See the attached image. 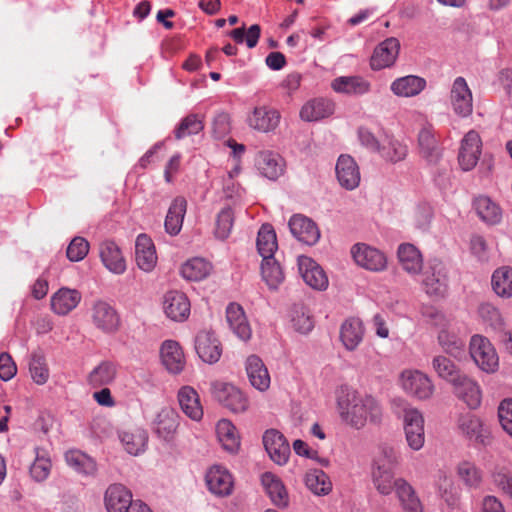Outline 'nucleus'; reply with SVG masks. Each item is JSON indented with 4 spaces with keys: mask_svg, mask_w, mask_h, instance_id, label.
<instances>
[{
    "mask_svg": "<svg viewBox=\"0 0 512 512\" xmlns=\"http://www.w3.org/2000/svg\"><path fill=\"white\" fill-rule=\"evenodd\" d=\"M341 419L355 429L363 428L368 421H380L382 411L379 403L369 395L353 390L342 392L337 400Z\"/></svg>",
    "mask_w": 512,
    "mask_h": 512,
    "instance_id": "f257e3e1",
    "label": "nucleus"
},
{
    "mask_svg": "<svg viewBox=\"0 0 512 512\" xmlns=\"http://www.w3.org/2000/svg\"><path fill=\"white\" fill-rule=\"evenodd\" d=\"M394 413L403 420V428L408 446L420 450L425 443L424 418L419 410L405 400L397 398L392 401Z\"/></svg>",
    "mask_w": 512,
    "mask_h": 512,
    "instance_id": "f03ea898",
    "label": "nucleus"
},
{
    "mask_svg": "<svg viewBox=\"0 0 512 512\" xmlns=\"http://www.w3.org/2000/svg\"><path fill=\"white\" fill-rule=\"evenodd\" d=\"M469 353L475 364L486 373H493L499 366V357L490 340L479 334L471 337Z\"/></svg>",
    "mask_w": 512,
    "mask_h": 512,
    "instance_id": "7ed1b4c3",
    "label": "nucleus"
},
{
    "mask_svg": "<svg viewBox=\"0 0 512 512\" xmlns=\"http://www.w3.org/2000/svg\"><path fill=\"white\" fill-rule=\"evenodd\" d=\"M211 390L213 397L233 413H241L248 409L247 397L234 385L216 381L212 383Z\"/></svg>",
    "mask_w": 512,
    "mask_h": 512,
    "instance_id": "20e7f679",
    "label": "nucleus"
},
{
    "mask_svg": "<svg viewBox=\"0 0 512 512\" xmlns=\"http://www.w3.org/2000/svg\"><path fill=\"white\" fill-rule=\"evenodd\" d=\"M423 276L422 283L428 295L444 296L448 287V276L447 269L442 261L438 259L431 260Z\"/></svg>",
    "mask_w": 512,
    "mask_h": 512,
    "instance_id": "39448f33",
    "label": "nucleus"
},
{
    "mask_svg": "<svg viewBox=\"0 0 512 512\" xmlns=\"http://www.w3.org/2000/svg\"><path fill=\"white\" fill-rule=\"evenodd\" d=\"M351 255L356 264L366 270L380 272L387 267V258L379 249L365 243L354 244Z\"/></svg>",
    "mask_w": 512,
    "mask_h": 512,
    "instance_id": "423d86ee",
    "label": "nucleus"
},
{
    "mask_svg": "<svg viewBox=\"0 0 512 512\" xmlns=\"http://www.w3.org/2000/svg\"><path fill=\"white\" fill-rule=\"evenodd\" d=\"M402 388L420 400L428 399L434 392L431 379L419 370H406L401 374Z\"/></svg>",
    "mask_w": 512,
    "mask_h": 512,
    "instance_id": "0eeeda50",
    "label": "nucleus"
},
{
    "mask_svg": "<svg viewBox=\"0 0 512 512\" xmlns=\"http://www.w3.org/2000/svg\"><path fill=\"white\" fill-rule=\"evenodd\" d=\"M263 445L271 460L278 464L287 463L290 456V445L285 436L277 429H268L264 432Z\"/></svg>",
    "mask_w": 512,
    "mask_h": 512,
    "instance_id": "6e6552de",
    "label": "nucleus"
},
{
    "mask_svg": "<svg viewBox=\"0 0 512 512\" xmlns=\"http://www.w3.org/2000/svg\"><path fill=\"white\" fill-rule=\"evenodd\" d=\"M481 147L482 141L476 131L470 130L465 134L458 154V162L463 171H470L477 165Z\"/></svg>",
    "mask_w": 512,
    "mask_h": 512,
    "instance_id": "1a4fd4ad",
    "label": "nucleus"
},
{
    "mask_svg": "<svg viewBox=\"0 0 512 512\" xmlns=\"http://www.w3.org/2000/svg\"><path fill=\"white\" fill-rule=\"evenodd\" d=\"M208 490L218 496L226 497L232 494L234 481L231 473L221 465H214L205 475Z\"/></svg>",
    "mask_w": 512,
    "mask_h": 512,
    "instance_id": "9d476101",
    "label": "nucleus"
},
{
    "mask_svg": "<svg viewBox=\"0 0 512 512\" xmlns=\"http://www.w3.org/2000/svg\"><path fill=\"white\" fill-rule=\"evenodd\" d=\"M450 101L453 111L457 115L461 117H467L472 113V92L465 78L459 76L453 81L450 91Z\"/></svg>",
    "mask_w": 512,
    "mask_h": 512,
    "instance_id": "9b49d317",
    "label": "nucleus"
},
{
    "mask_svg": "<svg viewBox=\"0 0 512 512\" xmlns=\"http://www.w3.org/2000/svg\"><path fill=\"white\" fill-rule=\"evenodd\" d=\"M285 161L276 152L264 150L257 153L255 167L259 174L271 181H276L284 174Z\"/></svg>",
    "mask_w": 512,
    "mask_h": 512,
    "instance_id": "f8f14e48",
    "label": "nucleus"
},
{
    "mask_svg": "<svg viewBox=\"0 0 512 512\" xmlns=\"http://www.w3.org/2000/svg\"><path fill=\"white\" fill-rule=\"evenodd\" d=\"M335 172L339 184L346 190H354L359 186L360 170L352 156L341 154L337 159Z\"/></svg>",
    "mask_w": 512,
    "mask_h": 512,
    "instance_id": "ddd939ff",
    "label": "nucleus"
},
{
    "mask_svg": "<svg viewBox=\"0 0 512 512\" xmlns=\"http://www.w3.org/2000/svg\"><path fill=\"white\" fill-rule=\"evenodd\" d=\"M418 146L421 157L430 166L440 163L443 151L431 126H424L418 133Z\"/></svg>",
    "mask_w": 512,
    "mask_h": 512,
    "instance_id": "4468645a",
    "label": "nucleus"
},
{
    "mask_svg": "<svg viewBox=\"0 0 512 512\" xmlns=\"http://www.w3.org/2000/svg\"><path fill=\"white\" fill-rule=\"evenodd\" d=\"M288 225L293 236L304 244L314 245L320 238V231L316 223L304 215H293Z\"/></svg>",
    "mask_w": 512,
    "mask_h": 512,
    "instance_id": "2eb2a0df",
    "label": "nucleus"
},
{
    "mask_svg": "<svg viewBox=\"0 0 512 512\" xmlns=\"http://www.w3.org/2000/svg\"><path fill=\"white\" fill-rule=\"evenodd\" d=\"M299 272L304 282L315 290H325L328 287V277L321 266L312 258L300 256L298 258Z\"/></svg>",
    "mask_w": 512,
    "mask_h": 512,
    "instance_id": "dca6fc26",
    "label": "nucleus"
},
{
    "mask_svg": "<svg viewBox=\"0 0 512 512\" xmlns=\"http://www.w3.org/2000/svg\"><path fill=\"white\" fill-rule=\"evenodd\" d=\"M163 309L168 318L181 322L189 317L191 304L185 293L168 291L164 296Z\"/></svg>",
    "mask_w": 512,
    "mask_h": 512,
    "instance_id": "f3484780",
    "label": "nucleus"
},
{
    "mask_svg": "<svg viewBox=\"0 0 512 512\" xmlns=\"http://www.w3.org/2000/svg\"><path fill=\"white\" fill-rule=\"evenodd\" d=\"M93 324L105 333L115 332L120 323L117 311L105 301H97L92 307Z\"/></svg>",
    "mask_w": 512,
    "mask_h": 512,
    "instance_id": "a211bd4d",
    "label": "nucleus"
},
{
    "mask_svg": "<svg viewBox=\"0 0 512 512\" xmlns=\"http://www.w3.org/2000/svg\"><path fill=\"white\" fill-rule=\"evenodd\" d=\"M280 122V113L266 106L255 107L247 118L249 127L263 133L274 131Z\"/></svg>",
    "mask_w": 512,
    "mask_h": 512,
    "instance_id": "6ab92c4d",
    "label": "nucleus"
},
{
    "mask_svg": "<svg viewBox=\"0 0 512 512\" xmlns=\"http://www.w3.org/2000/svg\"><path fill=\"white\" fill-rule=\"evenodd\" d=\"M400 49L398 39L391 37L381 42L375 49L370 59L373 70H381L390 67L396 60Z\"/></svg>",
    "mask_w": 512,
    "mask_h": 512,
    "instance_id": "aec40b11",
    "label": "nucleus"
},
{
    "mask_svg": "<svg viewBox=\"0 0 512 512\" xmlns=\"http://www.w3.org/2000/svg\"><path fill=\"white\" fill-rule=\"evenodd\" d=\"M455 395L462 400L470 409H477L482 400V392L478 383L463 374L453 384Z\"/></svg>",
    "mask_w": 512,
    "mask_h": 512,
    "instance_id": "412c9836",
    "label": "nucleus"
},
{
    "mask_svg": "<svg viewBox=\"0 0 512 512\" xmlns=\"http://www.w3.org/2000/svg\"><path fill=\"white\" fill-rule=\"evenodd\" d=\"M195 350L205 363H216L222 354L220 342L215 335L208 331H201L195 338Z\"/></svg>",
    "mask_w": 512,
    "mask_h": 512,
    "instance_id": "4be33fe9",
    "label": "nucleus"
},
{
    "mask_svg": "<svg viewBox=\"0 0 512 512\" xmlns=\"http://www.w3.org/2000/svg\"><path fill=\"white\" fill-rule=\"evenodd\" d=\"M135 260L137 266L145 272H151L156 266V249L152 239L146 234H139L136 238Z\"/></svg>",
    "mask_w": 512,
    "mask_h": 512,
    "instance_id": "5701e85b",
    "label": "nucleus"
},
{
    "mask_svg": "<svg viewBox=\"0 0 512 512\" xmlns=\"http://www.w3.org/2000/svg\"><path fill=\"white\" fill-rule=\"evenodd\" d=\"M247 377L250 384L263 392L270 387V375L262 359L257 355H250L245 362Z\"/></svg>",
    "mask_w": 512,
    "mask_h": 512,
    "instance_id": "b1692460",
    "label": "nucleus"
},
{
    "mask_svg": "<svg viewBox=\"0 0 512 512\" xmlns=\"http://www.w3.org/2000/svg\"><path fill=\"white\" fill-rule=\"evenodd\" d=\"M226 321L239 339L247 341L251 338L252 330L242 306L230 303L226 308Z\"/></svg>",
    "mask_w": 512,
    "mask_h": 512,
    "instance_id": "393cba45",
    "label": "nucleus"
},
{
    "mask_svg": "<svg viewBox=\"0 0 512 512\" xmlns=\"http://www.w3.org/2000/svg\"><path fill=\"white\" fill-rule=\"evenodd\" d=\"M99 255L103 265L117 275L126 270V262L118 245L113 241H103L99 247Z\"/></svg>",
    "mask_w": 512,
    "mask_h": 512,
    "instance_id": "a878e982",
    "label": "nucleus"
},
{
    "mask_svg": "<svg viewBox=\"0 0 512 512\" xmlns=\"http://www.w3.org/2000/svg\"><path fill=\"white\" fill-rule=\"evenodd\" d=\"M132 501L131 492L121 484H112L105 492L104 503L108 512H126Z\"/></svg>",
    "mask_w": 512,
    "mask_h": 512,
    "instance_id": "bb28decb",
    "label": "nucleus"
},
{
    "mask_svg": "<svg viewBox=\"0 0 512 512\" xmlns=\"http://www.w3.org/2000/svg\"><path fill=\"white\" fill-rule=\"evenodd\" d=\"M187 211V200L183 196H177L171 202L164 222L165 231L176 236L180 233L184 217Z\"/></svg>",
    "mask_w": 512,
    "mask_h": 512,
    "instance_id": "cd10ccee",
    "label": "nucleus"
},
{
    "mask_svg": "<svg viewBox=\"0 0 512 512\" xmlns=\"http://www.w3.org/2000/svg\"><path fill=\"white\" fill-rule=\"evenodd\" d=\"M160 356L166 369L174 374L180 373L185 366V357L178 342L166 340L162 343Z\"/></svg>",
    "mask_w": 512,
    "mask_h": 512,
    "instance_id": "c85d7f7f",
    "label": "nucleus"
},
{
    "mask_svg": "<svg viewBox=\"0 0 512 512\" xmlns=\"http://www.w3.org/2000/svg\"><path fill=\"white\" fill-rule=\"evenodd\" d=\"M178 402L182 412L193 421H200L203 417V407L197 391L184 386L178 391Z\"/></svg>",
    "mask_w": 512,
    "mask_h": 512,
    "instance_id": "c756f323",
    "label": "nucleus"
},
{
    "mask_svg": "<svg viewBox=\"0 0 512 512\" xmlns=\"http://www.w3.org/2000/svg\"><path fill=\"white\" fill-rule=\"evenodd\" d=\"M363 337L364 326L359 318L350 317L342 323L340 327V340L347 350H355L362 342Z\"/></svg>",
    "mask_w": 512,
    "mask_h": 512,
    "instance_id": "7c9ffc66",
    "label": "nucleus"
},
{
    "mask_svg": "<svg viewBox=\"0 0 512 512\" xmlns=\"http://www.w3.org/2000/svg\"><path fill=\"white\" fill-rule=\"evenodd\" d=\"M178 427V415L171 408L161 409L152 422V429L158 437L169 440Z\"/></svg>",
    "mask_w": 512,
    "mask_h": 512,
    "instance_id": "2f4dec72",
    "label": "nucleus"
},
{
    "mask_svg": "<svg viewBox=\"0 0 512 512\" xmlns=\"http://www.w3.org/2000/svg\"><path fill=\"white\" fill-rule=\"evenodd\" d=\"M119 440L124 450L133 456L145 452L148 442V434L144 429L135 428L118 432Z\"/></svg>",
    "mask_w": 512,
    "mask_h": 512,
    "instance_id": "473e14b6",
    "label": "nucleus"
},
{
    "mask_svg": "<svg viewBox=\"0 0 512 512\" xmlns=\"http://www.w3.org/2000/svg\"><path fill=\"white\" fill-rule=\"evenodd\" d=\"M335 105L329 99L316 98L303 105L300 117L304 121L313 122L329 117L334 113Z\"/></svg>",
    "mask_w": 512,
    "mask_h": 512,
    "instance_id": "72a5a7b5",
    "label": "nucleus"
},
{
    "mask_svg": "<svg viewBox=\"0 0 512 512\" xmlns=\"http://www.w3.org/2000/svg\"><path fill=\"white\" fill-rule=\"evenodd\" d=\"M397 255L401 267L410 275H418L423 268V259L420 251L413 244L399 245Z\"/></svg>",
    "mask_w": 512,
    "mask_h": 512,
    "instance_id": "f704fd0d",
    "label": "nucleus"
},
{
    "mask_svg": "<svg viewBox=\"0 0 512 512\" xmlns=\"http://www.w3.org/2000/svg\"><path fill=\"white\" fill-rule=\"evenodd\" d=\"M331 87L337 93L358 96L369 92L370 83L360 76H340L332 81Z\"/></svg>",
    "mask_w": 512,
    "mask_h": 512,
    "instance_id": "c9c22d12",
    "label": "nucleus"
},
{
    "mask_svg": "<svg viewBox=\"0 0 512 512\" xmlns=\"http://www.w3.org/2000/svg\"><path fill=\"white\" fill-rule=\"evenodd\" d=\"M81 293L76 289L61 288L51 298V308L58 315H66L77 307Z\"/></svg>",
    "mask_w": 512,
    "mask_h": 512,
    "instance_id": "e433bc0d",
    "label": "nucleus"
},
{
    "mask_svg": "<svg viewBox=\"0 0 512 512\" xmlns=\"http://www.w3.org/2000/svg\"><path fill=\"white\" fill-rule=\"evenodd\" d=\"M426 80L416 75H407L391 83V91L398 97H414L426 87Z\"/></svg>",
    "mask_w": 512,
    "mask_h": 512,
    "instance_id": "4c0bfd02",
    "label": "nucleus"
},
{
    "mask_svg": "<svg viewBox=\"0 0 512 512\" xmlns=\"http://www.w3.org/2000/svg\"><path fill=\"white\" fill-rule=\"evenodd\" d=\"M458 429L470 441L477 444L485 443V434L482 421L476 415L465 413L458 418Z\"/></svg>",
    "mask_w": 512,
    "mask_h": 512,
    "instance_id": "58836bf2",
    "label": "nucleus"
},
{
    "mask_svg": "<svg viewBox=\"0 0 512 512\" xmlns=\"http://www.w3.org/2000/svg\"><path fill=\"white\" fill-rule=\"evenodd\" d=\"M261 483L271 501L278 507H286L289 502L288 493L281 480L271 472L261 476Z\"/></svg>",
    "mask_w": 512,
    "mask_h": 512,
    "instance_id": "ea45409f",
    "label": "nucleus"
},
{
    "mask_svg": "<svg viewBox=\"0 0 512 512\" xmlns=\"http://www.w3.org/2000/svg\"><path fill=\"white\" fill-rule=\"evenodd\" d=\"M216 434L224 450L237 453L240 448V437L231 421L221 419L216 425Z\"/></svg>",
    "mask_w": 512,
    "mask_h": 512,
    "instance_id": "a19ab883",
    "label": "nucleus"
},
{
    "mask_svg": "<svg viewBox=\"0 0 512 512\" xmlns=\"http://www.w3.org/2000/svg\"><path fill=\"white\" fill-rule=\"evenodd\" d=\"M67 465L79 474L93 476L97 472L96 461L79 450H69L65 453Z\"/></svg>",
    "mask_w": 512,
    "mask_h": 512,
    "instance_id": "79ce46f5",
    "label": "nucleus"
},
{
    "mask_svg": "<svg viewBox=\"0 0 512 512\" xmlns=\"http://www.w3.org/2000/svg\"><path fill=\"white\" fill-rule=\"evenodd\" d=\"M117 375V367L111 361H102L88 375V383L94 387H103L111 384Z\"/></svg>",
    "mask_w": 512,
    "mask_h": 512,
    "instance_id": "37998d69",
    "label": "nucleus"
},
{
    "mask_svg": "<svg viewBox=\"0 0 512 512\" xmlns=\"http://www.w3.org/2000/svg\"><path fill=\"white\" fill-rule=\"evenodd\" d=\"M257 249L263 259L273 257L277 248V237L273 226L269 223L263 224L257 236Z\"/></svg>",
    "mask_w": 512,
    "mask_h": 512,
    "instance_id": "c03bdc74",
    "label": "nucleus"
},
{
    "mask_svg": "<svg viewBox=\"0 0 512 512\" xmlns=\"http://www.w3.org/2000/svg\"><path fill=\"white\" fill-rule=\"evenodd\" d=\"M491 286L495 294L501 298L512 297V268L502 266L497 268L491 277Z\"/></svg>",
    "mask_w": 512,
    "mask_h": 512,
    "instance_id": "a18cd8bd",
    "label": "nucleus"
},
{
    "mask_svg": "<svg viewBox=\"0 0 512 512\" xmlns=\"http://www.w3.org/2000/svg\"><path fill=\"white\" fill-rule=\"evenodd\" d=\"M474 208L481 220L488 224H497L502 218L500 207L487 196L477 197Z\"/></svg>",
    "mask_w": 512,
    "mask_h": 512,
    "instance_id": "49530a36",
    "label": "nucleus"
},
{
    "mask_svg": "<svg viewBox=\"0 0 512 512\" xmlns=\"http://www.w3.org/2000/svg\"><path fill=\"white\" fill-rule=\"evenodd\" d=\"M396 494L406 512H422V505L412 486L404 479H397Z\"/></svg>",
    "mask_w": 512,
    "mask_h": 512,
    "instance_id": "de8ad7c7",
    "label": "nucleus"
},
{
    "mask_svg": "<svg viewBox=\"0 0 512 512\" xmlns=\"http://www.w3.org/2000/svg\"><path fill=\"white\" fill-rule=\"evenodd\" d=\"M211 268V264L208 261L195 257L182 265L181 275L190 281H201L210 274Z\"/></svg>",
    "mask_w": 512,
    "mask_h": 512,
    "instance_id": "09e8293b",
    "label": "nucleus"
},
{
    "mask_svg": "<svg viewBox=\"0 0 512 512\" xmlns=\"http://www.w3.org/2000/svg\"><path fill=\"white\" fill-rule=\"evenodd\" d=\"M28 367L30 376L34 383L37 385H44L48 382L50 372L45 356L41 352L34 351L31 353Z\"/></svg>",
    "mask_w": 512,
    "mask_h": 512,
    "instance_id": "8fccbe9b",
    "label": "nucleus"
},
{
    "mask_svg": "<svg viewBox=\"0 0 512 512\" xmlns=\"http://www.w3.org/2000/svg\"><path fill=\"white\" fill-rule=\"evenodd\" d=\"M305 484L312 493L318 496L327 495L332 490V483L328 475L320 469L309 471L305 476Z\"/></svg>",
    "mask_w": 512,
    "mask_h": 512,
    "instance_id": "3c124183",
    "label": "nucleus"
},
{
    "mask_svg": "<svg viewBox=\"0 0 512 512\" xmlns=\"http://www.w3.org/2000/svg\"><path fill=\"white\" fill-rule=\"evenodd\" d=\"M51 460L48 452L40 447L35 448V459L30 466V475L37 481L42 482L46 480L51 471Z\"/></svg>",
    "mask_w": 512,
    "mask_h": 512,
    "instance_id": "603ef678",
    "label": "nucleus"
},
{
    "mask_svg": "<svg viewBox=\"0 0 512 512\" xmlns=\"http://www.w3.org/2000/svg\"><path fill=\"white\" fill-rule=\"evenodd\" d=\"M438 342L442 349L455 358H460L465 352V341L456 333L449 330H441Z\"/></svg>",
    "mask_w": 512,
    "mask_h": 512,
    "instance_id": "864d4df0",
    "label": "nucleus"
},
{
    "mask_svg": "<svg viewBox=\"0 0 512 512\" xmlns=\"http://www.w3.org/2000/svg\"><path fill=\"white\" fill-rule=\"evenodd\" d=\"M204 129L203 118L198 114H188L184 117L174 130V135L177 140L185 137L196 135Z\"/></svg>",
    "mask_w": 512,
    "mask_h": 512,
    "instance_id": "5fc2aeb1",
    "label": "nucleus"
},
{
    "mask_svg": "<svg viewBox=\"0 0 512 512\" xmlns=\"http://www.w3.org/2000/svg\"><path fill=\"white\" fill-rule=\"evenodd\" d=\"M372 481L377 491L382 495H389L396 490V482L394 480L393 469L372 468Z\"/></svg>",
    "mask_w": 512,
    "mask_h": 512,
    "instance_id": "6e6d98bb",
    "label": "nucleus"
},
{
    "mask_svg": "<svg viewBox=\"0 0 512 512\" xmlns=\"http://www.w3.org/2000/svg\"><path fill=\"white\" fill-rule=\"evenodd\" d=\"M386 161L397 163L403 161L408 154V147L403 142L389 137L387 143L380 147L378 152Z\"/></svg>",
    "mask_w": 512,
    "mask_h": 512,
    "instance_id": "4d7b16f0",
    "label": "nucleus"
},
{
    "mask_svg": "<svg viewBox=\"0 0 512 512\" xmlns=\"http://www.w3.org/2000/svg\"><path fill=\"white\" fill-rule=\"evenodd\" d=\"M432 366L440 378L450 382L451 384L463 375L454 362L445 356L439 355L434 357Z\"/></svg>",
    "mask_w": 512,
    "mask_h": 512,
    "instance_id": "13d9d810",
    "label": "nucleus"
},
{
    "mask_svg": "<svg viewBox=\"0 0 512 512\" xmlns=\"http://www.w3.org/2000/svg\"><path fill=\"white\" fill-rule=\"evenodd\" d=\"M261 274L263 280L272 289L277 288L284 279L282 269L274 256L262 260Z\"/></svg>",
    "mask_w": 512,
    "mask_h": 512,
    "instance_id": "bf43d9fd",
    "label": "nucleus"
},
{
    "mask_svg": "<svg viewBox=\"0 0 512 512\" xmlns=\"http://www.w3.org/2000/svg\"><path fill=\"white\" fill-rule=\"evenodd\" d=\"M457 475L469 488H478L483 479L482 471L475 464L468 461L458 464Z\"/></svg>",
    "mask_w": 512,
    "mask_h": 512,
    "instance_id": "052dcab7",
    "label": "nucleus"
},
{
    "mask_svg": "<svg viewBox=\"0 0 512 512\" xmlns=\"http://www.w3.org/2000/svg\"><path fill=\"white\" fill-rule=\"evenodd\" d=\"M399 463V455L394 447L383 444L379 447L378 454L374 458L373 467L379 469H395Z\"/></svg>",
    "mask_w": 512,
    "mask_h": 512,
    "instance_id": "680f3d73",
    "label": "nucleus"
},
{
    "mask_svg": "<svg viewBox=\"0 0 512 512\" xmlns=\"http://www.w3.org/2000/svg\"><path fill=\"white\" fill-rule=\"evenodd\" d=\"M234 224V212L230 207H224L217 214L216 227L214 234L220 240L227 239L232 231Z\"/></svg>",
    "mask_w": 512,
    "mask_h": 512,
    "instance_id": "e2e57ef3",
    "label": "nucleus"
},
{
    "mask_svg": "<svg viewBox=\"0 0 512 512\" xmlns=\"http://www.w3.org/2000/svg\"><path fill=\"white\" fill-rule=\"evenodd\" d=\"M481 319L494 330H502L504 328V318L500 310L491 303H482L478 308Z\"/></svg>",
    "mask_w": 512,
    "mask_h": 512,
    "instance_id": "0e129e2a",
    "label": "nucleus"
},
{
    "mask_svg": "<svg viewBox=\"0 0 512 512\" xmlns=\"http://www.w3.org/2000/svg\"><path fill=\"white\" fill-rule=\"evenodd\" d=\"M89 249V242L84 237L76 236L69 243L66 255L71 262H79L87 256Z\"/></svg>",
    "mask_w": 512,
    "mask_h": 512,
    "instance_id": "69168bd1",
    "label": "nucleus"
},
{
    "mask_svg": "<svg viewBox=\"0 0 512 512\" xmlns=\"http://www.w3.org/2000/svg\"><path fill=\"white\" fill-rule=\"evenodd\" d=\"M491 478L498 489L512 500V473L504 468H499L491 473Z\"/></svg>",
    "mask_w": 512,
    "mask_h": 512,
    "instance_id": "338daca9",
    "label": "nucleus"
},
{
    "mask_svg": "<svg viewBox=\"0 0 512 512\" xmlns=\"http://www.w3.org/2000/svg\"><path fill=\"white\" fill-rule=\"evenodd\" d=\"M498 417L503 430L512 438V399H504L498 407Z\"/></svg>",
    "mask_w": 512,
    "mask_h": 512,
    "instance_id": "774afa93",
    "label": "nucleus"
}]
</instances>
